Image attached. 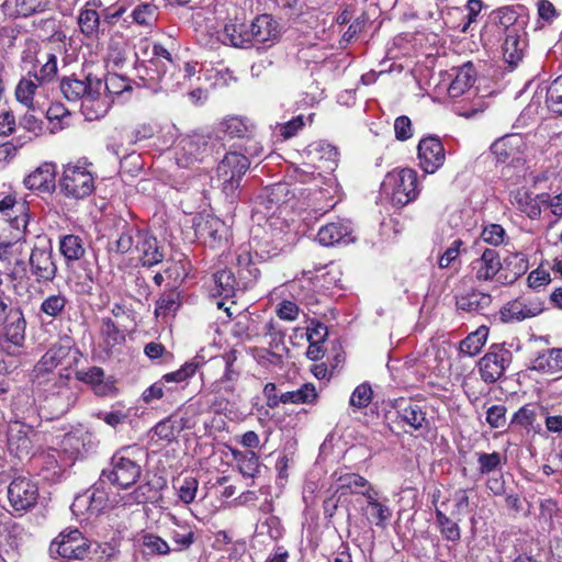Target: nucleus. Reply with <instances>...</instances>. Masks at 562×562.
Listing matches in <instances>:
<instances>
[{"label": "nucleus", "mask_w": 562, "mask_h": 562, "mask_svg": "<svg viewBox=\"0 0 562 562\" xmlns=\"http://www.w3.org/2000/svg\"><path fill=\"white\" fill-rule=\"evenodd\" d=\"M293 199L294 193L290 190L288 183H274L263 189L259 194L255 213L266 220L265 227L271 231L272 236L288 227L282 214L286 211L288 203Z\"/></svg>", "instance_id": "obj_1"}, {"label": "nucleus", "mask_w": 562, "mask_h": 562, "mask_svg": "<svg viewBox=\"0 0 562 562\" xmlns=\"http://www.w3.org/2000/svg\"><path fill=\"white\" fill-rule=\"evenodd\" d=\"M132 447H123L111 458L108 468L101 472V481L110 482L121 490H127L133 486L142 474V465L132 456Z\"/></svg>", "instance_id": "obj_2"}, {"label": "nucleus", "mask_w": 562, "mask_h": 562, "mask_svg": "<svg viewBox=\"0 0 562 562\" xmlns=\"http://www.w3.org/2000/svg\"><path fill=\"white\" fill-rule=\"evenodd\" d=\"M380 190L394 206L403 207L418 195L417 173L411 168L390 171L385 175Z\"/></svg>", "instance_id": "obj_3"}, {"label": "nucleus", "mask_w": 562, "mask_h": 562, "mask_svg": "<svg viewBox=\"0 0 562 562\" xmlns=\"http://www.w3.org/2000/svg\"><path fill=\"white\" fill-rule=\"evenodd\" d=\"M249 166L248 157L236 151L227 153L218 164L216 181L231 201L236 198L240 181Z\"/></svg>", "instance_id": "obj_4"}, {"label": "nucleus", "mask_w": 562, "mask_h": 562, "mask_svg": "<svg viewBox=\"0 0 562 562\" xmlns=\"http://www.w3.org/2000/svg\"><path fill=\"white\" fill-rule=\"evenodd\" d=\"M218 139L213 135L193 134L182 138L176 153L178 166L189 168L196 162H202L213 153H220Z\"/></svg>", "instance_id": "obj_5"}, {"label": "nucleus", "mask_w": 562, "mask_h": 562, "mask_svg": "<svg viewBox=\"0 0 562 562\" xmlns=\"http://www.w3.org/2000/svg\"><path fill=\"white\" fill-rule=\"evenodd\" d=\"M236 350H231L211 359V366L223 370L222 375L211 383L209 390L213 394L234 395L236 383L240 376V369L237 366Z\"/></svg>", "instance_id": "obj_6"}, {"label": "nucleus", "mask_w": 562, "mask_h": 562, "mask_svg": "<svg viewBox=\"0 0 562 562\" xmlns=\"http://www.w3.org/2000/svg\"><path fill=\"white\" fill-rule=\"evenodd\" d=\"M58 186L65 196L79 200L93 192L94 178L86 167L67 165Z\"/></svg>", "instance_id": "obj_7"}, {"label": "nucleus", "mask_w": 562, "mask_h": 562, "mask_svg": "<svg viewBox=\"0 0 562 562\" xmlns=\"http://www.w3.org/2000/svg\"><path fill=\"white\" fill-rule=\"evenodd\" d=\"M63 95L70 102L82 101L87 104L95 101L103 88V82L99 78H93L91 75L87 76L83 80L75 77H64L59 83Z\"/></svg>", "instance_id": "obj_8"}, {"label": "nucleus", "mask_w": 562, "mask_h": 562, "mask_svg": "<svg viewBox=\"0 0 562 562\" xmlns=\"http://www.w3.org/2000/svg\"><path fill=\"white\" fill-rule=\"evenodd\" d=\"M0 327H3L5 338L15 346H21L25 339L26 321L22 310L11 306L10 299L0 294Z\"/></svg>", "instance_id": "obj_9"}, {"label": "nucleus", "mask_w": 562, "mask_h": 562, "mask_svg": "<svg viewBox=\"0 0 562 562\" xmlns=\"http://www.w3.org/2000/svg\"><path fill=\"white\" fill-rule=\"evenodd\" d=\"M27 263L31 276L40 284L50 283L57 276L58 268L49 243L46 246H34Z\"/></svg>", "instance_id": "obj_10"}, {"label": "nucleus", "mask_w": 562, "mask_h": 562, "mask_svg": "<svg viewBox=\"0 0 562 562\" xmlns=\"http://www.w3.org/2000/svg\"><path fill=\"white\" fill-rule=\"evenodd\" d=\"M512 362V352L499 345H493L479 361V372L485 383L499 380Z\"/></svg>", "instance_id": "obj_11"}, {"label": "nucleus", "mask_w": 562, "mask_h": 562, "mask_svg": "<svg viewBox=\"0 0 562 562\" xmlns=\"http://www.w3.org/2000/svg\"><path fill=\"white\" fill-rule=\"evenodd\" d=\"M8 501L16 512H26L33 508L38 499L37 485L25 476H19L8 486Z\"/></svg>", "instance_id": "obj_12"}, {"label": "nucleus", "mask_w": 562, "mask_h": 562, "mask_svg": "<svg viewBox=\"0 0 562 562\" xmlns=\"http://www.w3.org/2000/svg\"><path fill=\"white\" fill-rule=\"evenodd\" d=\"M16 225L10 234L0 235V262L11 266L13 261L23 257V245L25 241V220L23 216L15 218Z\"/></svg>", "instance_id": "obj_13"}, {"label": "nucleus", "mask_w": 562, "mask_h": 562, "mask_svg": "<svg viewBox=\"0 0 562 562\" xmlns=\"http://www.w3.org/2000/svg\"><path fill=\"white\" fill-rule=\"evenodd\" d=\"M53 544L57 546L58 554L68 560H82L88 555L90 549V542L78 529L61 532Z\"/></svg>", "instance_id": "obj_14"}, {"label": "nucleus", "mask_w": 562, "mask_h": 562, "mask_svg": "<svg viewBox=\"0 0 562 562\" xmlns=\"http://www.w3.org/2000/svg\"><path fill=\"white\" fill-rule=\"evenodd\" d=\"M417 151L419 166L426 173H434L445 162V148L437 137L423 138L418 144Z\"/></svg>", "instance_id": "obj_15"}, {"label": "nucleus", "mask_w": 562, "mask_h": 562, "mask_svg": "<svg viewBox=\"0 0 562 562\" xmlns=\"http://www.w3.org/2000/svg\"><path fill=\"white\" fill-rule=\"evenodd\" d=\"M249 26L251 46L263 45L270 47L280 37L279 24L270 14L258 15Z\"/></svg>", "instance_id": "obj_16"}, {"label": "nucleus", "mask_w": 562, "mask_h": 562, "mask_svg": "<svg viewBox=\"0 0 562 562\" xmlns=\"http://www.w3.org/2000/svg\"><path fill=\"white\" fill-rule=\"evenodd\" d=\"M195 234L210 248H218L227 241L228 227L216 216H206L195 225Z\"/></svg>", "instance_id": "obj_17"}, {"label": "nucleus", "mask_w": 562, "mask_h": 562, "mask_svg": "<svg viewBox=\"0 0 562 562\" xmlns=\"http://www.w3.org/2000/svg\"><path fill=\"white\" fill-rule=\"evenodd\" d=\"M542 311L543 307L540 301L520 297L508 302L501 310V318L505 323L520 322L535 317Z\"/></svg>", "instance_id": "obj_18"}, {"label": "nucleus", "mask_w": 562, "mask_h": 562, "mask_svg": "<svg viewBox=\"0 0 562 562\" xmlns=\"http://www.w3.org/2000/svg\"><path fill=\"white\" fill-rule=\"evenodd\" d=\"M19 216L24 217L26 227L29 214L24 201H18L12 195H7L0 200V235L10 234V231L16 226L14 222Z\"/></svg>", "instance_id": "obj_19"}, {"label": "nucleus", "mask_w": 562, "mask_h": 562, "mask_svg": "<svg viewBox=\"0 0 562 562\" xmlns=\"http://www.w3.org/2000/svg\"><path fill=\"white\" fill-rule=\"evenodd\" d=\"M71 341L69 338H65L54 345L43 355L41 360L34 367L35 378H40L48 372H52L55 368L63 363V361L69 356L71 351Z\"/></svg>", "instance_id": "obj_20"}, {"label": "nucleus", "mask_w": 562, "mask_h": 562, "mask_svg": "<svg viewBox=\"0 0 562 562\" xmlns=\"http://www.w3.org/2000/svg\"><path fill=\"white\" fill-rule=\"evenodd\" d=\"M501 268L499 255L491 248H486L477 259L471 262V270L477 281L497 279Z\"/></svg>", "instance_id": "obj_21"}, {"label": "nucleus", "mask_w": 562, "mask_h": 562, "mask_svg": "<svg viewBox=\"0 0 562 562\" xmlns=\"http://www.w3.org/2000/svg\"><path fill=\"white\" fill-rule=\"evenodd\" d=\"M501 269L497 277V282L503 285H509L516 282L524 276L529 266L525 255L520 252L509 254L501 261Z\"/></svg>", "instance_id": "obj_22"}, {"label": "nucleus", "mask_w": 562, "mask_h": 562, "mask_svg": "<svg viewBox=\"0 0 562 562\" xmlns=\"http://www.w3.org/2000/svg\"><path fill=\"white\" fill-rule=\"evenodd\" d=\"M525 146L521 135L509 134L495 140L491 146V151L497 162L505 164L519 159L521 148Z\"/></svg>", "instance_id": "obj_23"}, {"label": "nucleus", "mask_w": 562, "mask_h": 562, "mask_svg": "<svg viewBox=\"0 0 562 562\" xmlns=\"http://www.w3.org/2000/svg\"><path fill=\"white\" fill-rule=\"evenodd\" d=\"M31 431L30 426L20 422L11 423L8 427V448L19 459L27 457L31 452L32 441L29 437Z\"/></svg>", "instance_id": "obj_24"}, {"label": "nucleus", "mask_w": 562, "mask_h": 562, "mask_svg": "<svg viewBox=\"0 0 562 562\" xmlns=\"http://www.w3.org/2000/svg\"><path fill=\"white\" fill-rule=\"evenodd\" d=\"M55 169L54 164H42L24 179L25 187L30 190L52 192L55 189Z\"/></svg>", "instance_id": "obj_25"}, {"label": "nucleus", "mask_w": 562, "mask_h": 562, "mask_svg": "<svg viewBox=\"0 0 562 562\" xmlns=\"http://www.w3.org/2000/svg\"><path fill=\"white\" fill-rule=\"evenodd\" d=\"M58 248L67 268H72L76 262L81 261L87 252L85 240L74 234L61 236Z\"/></svg>", "instance_id": "obj_26"}, {"label": "nucleus", "mask_w": 562, "mask_h": 562, "mask_svg": "<svg viewBox=\"0 0 562 562\" xmlns=\"http://www.w3.org/2000/svg\"><path fill=\"white\" fill-rule=\"evenodd\" d=\"M138 259L143 266L153 267L164 259L158 241L155 237L142 232L139 239L135 246Z\"/></svg>", "instance_id": "obj_27"}, {"label": "nucleus", "mask_w": 562, "mask_h": 562, "mask_svg": "<svg viewBox=\"0 0 562 562\" xmlns=\"http://www.w3.org/2000/svg\"><path fill=\"white\" fill-rule=\"evenodd\" d=\"M454 78L449 85L448 94L450 98H459L469 91L475 82L476 72L471 61L463 64L461 67L452 69Z\"/></svg>", "instance_id": "obj_28"}, {"label": "nucleus", "mask_w": 562, "mask_h": 562, "mask_svg": "<svg viewBox=\"0 0 562 562\" xmlns=\"http://www.w3.org/2000/svg\"><path fill=\"white\" fill-rule=\"evenodd\" d=\"M38 61L37 57L31 52L25 53L23 57V63L31 65L29 70H32V76L44 87L45 83L50 82L57 75V58L54 54H47L46 61L37 70L36 63Z\"/></svg>", "instance_id": "obj_29"}, {"label": "nucleus", "mask_w": 562, "mask_h": 562, "mask_svg": "<svg viewBox=\"0 0 562 562\" xmlns=\"http://www.w3.org/2000/svg\"><path fill=\"white\" fill-rule=\"evenodd\" d=\"M351 234V228L348 223L344 221L328 223L322 226L317 233V240L323 246H334L340 241L348 243Z\"/></svg>", "instance_id": "obj_30"}, {"label": "nucleus", "mask_w": 562, "mask_h": 562, "mask_svg": "<svg viewBox=\"0 0 562 562\" xmlns=\"http://www.w3.org/2000/svg\"><path fill=\"white\" fill-rule=\"evenodd\" d=\"M400 417L414 429L418 430L428 426L425 407L413 401H401L396 405Z\"/></svg>", "instance_id": "obj_31"}, {"label": "nucleus", "mask_w": 562, "mask_h": 562, "mask_svg": "<svg viewBox=\"0 0 562 562\" xmlns=\"http://www.w3.org/2000/svg\"><path fill=\"white\" fill-rule=\"evenodd\" d=\"M337 492L340 495L360 494L367 497L374 488L370 482L357 473H345L337 479Z\"/></svg>", "instance_id": "obj_32"}, {"label": "nucleus", "mask_w": 562, "mask_h": 562, "mask_svg": "<svg viewBox=\"0 0 562 562\" xmlns=\"http://www.w3.org/2000/svg\"><path fill=\"white\" fill-rule=\"evenodd\" d=\"M250 26L245 23H227L222 32V42L237 48L251 47Z\"/></svg>", "instance_id": "obj_33"}, {"label": "nucleus", "mask_w": 562, "mask_h": 562, "mask_svg": "<svg viewBox=\"0 0 562 562\" xmlns=\"http://www.w3.org/2000/svg\"><path fill=\"white\" fill-rule=\"evenodd\" d=\"M378 496L379 493L375 490L368 494L366 497L368 505L363 510L370 522L378 527L385 528L392 516V512L387 505L379 502Z\"/></svg>", "instance_id": "obj_34"}, {"label": "nucleus", "mask_w": 562, "mask_h": 562, "mask_svg": "<svg viewBox=\"0 0 562 562\" xmlns=\"http://www.w3.org/2000/svg\"><path fill=\"white\" fill-rule=\"evenodd\" d=\"M247 134H248L247 124L244 122V120L234 116V117H229V119H226L223 122H221L218 125V128H217L216 133L213 135V137L218 139V142H216L218 145V148L224 149L225 145H224L223 140L225 137H228L229 139L243 138V137H246Z\"/></svg>", "instance_id": "obj_35"}, {"label": "nucleus", "mask_w": 562, "mask_h": 562, "mask_svg": "<svg viewBox=\"0 0 562 562\" xmlns=\"http://www.w3.org/2000/svg\"><path fill=\"white\" fill-rule=\"evenodd\" d=\"M492 303V296L480 291H472L456 296V306L460 311L468 313L481 312Z\"/></svg>", "instance_id": "obj_36"}, {"label": "nucleus", "mask_w": 562, "mask_h": 562, "mask_svg": "<svg viewBox=\"0 0 562 562\" xmlns=\"http://www.w3.org/2000/svg\"><path fill=\"white\" fill-rule=\"evenodd\" d=\"M318 398L313 383H304L300 389L280 394L281 404H314Z\"/></svg>", "instance_id": "obj_37"}, {"label": "nucleus", "mask_w": 562, "mask_h": 562, "mask_svg": "<svg viewBox=\"0 0 562 562\" xmlns=\"http://www.w3.org/2000/svg\"><path fill=\"white\" fill-rule=\"evenodd\" d=\"M532 369L546 373H554L562 370V349H548L539 353L532 362Z\"/></svg>", "instance_id": "obj_38"}, {"label": "nucleus", "mask_w": 562, "mask_h": 562, "mask_svg": "<svg viewBox=\"0 0 562 562\" xmlns=\"http://www.w3.org/2000/svg\"><path fill=\"white\" fill-rule=\"evenodd\" d=\"M100 335L108 352L114 347L125 342L124 331L121 330L110 317H103L101 319Z\"/></svg>", "instance_id": "obj_39"}, {"label": "nucleus", "mask_w": 562, "mask_h": 562, "mask_svg": "<svg viewBox=\"0 0 562 562\" xmlns=\"http://www.w3.org/2000/svg\"><path fill=\"white\" fill-rule=\"evenodd\" d=\"M140 234L142 231H139L137 227L125 223L117 239L111 244L110 250L117 254H126L128 251L135 250V246L139 239Z\"/></svg>", "instance_id": "obj_40"}, {"label": "nucleus", "mask_w": 562, "mask_h": 562, "mask_svg": "<svg viewBox=\"0 0 562 562\" xmlns=\"http://www.w3.org/2000/svg\"><path fill=\"white\" fill-rule=\"evenodd\" d=\"M190 422L184 416H181L179 420L175 418V416L169 417L165 420L159 422L154 427V432L160 439L171 441L175 439L176 434H179L184 428H190Z\"/></svg>", "instance_id": "obj_41"}, {"label": "nucleus", "mask_w": 562, "mask_h": 562, "mask_svg": "<svg viewBox=\"0 0 562 562\" xmlns=\"http://www.w3.org/2000/svg\"><path fill=\"white\" fill-rule=\"evenodd\" d=\"M42 87L38 80L32 76V70H27V75L19 81L15 88L16 100L29 109L32 108L34 95Z\"/></svg>", "instance_id": "obj_42"}, {"label": "nucleus", "mask_w": 562, "mask_h": 562, "mask_svg": "<svg viewBox=\"0 0 562 562\" xmlns=\"http://www.w3.org/2000/svg\"><path fill=\"white\" fill-rule=\"evenodd\" d=\"M236 261L239 267V277L245 280V285L247 286L255 282L260 272L252 262V256L248 247L243 246L238 249Z\"/></svg>", "instance_id": "obj_43"}, {"label": "nucleus", "mask_w": 562, "mask_h": 562, "mask_svg": "<svg viewBox=\"0 0 562 562\" xmlns=\"http://www.w3.org/2000/svg\"><path fill=\"white\" fill-rule=\"evenodd\" d=\"M202 364V358L194 357L189 361L184 362L180 369L166 373L161 376V382L165 383H183L188 382L190 378H192L196 371L200 369Z\"/></svg>", "instance_id": "obj_44"}, {"label": "nucleus", "mask_w": 562, "mask_h": 562, "mask_svg": "<svg viewBox=\"0 0 562 562\" xmlns=\"http://www.w3.org/2000/svg\"><path fill=\"white\" fill-rule=\"evenodd\" d=\"M78 25L88 38H97L100 31V15L94 9L85 8L78 16Z\"/></svg>", "instance_id": "obj_45"}, {"label": "nucleus", "mask_w": 562, "mask_h": 562, "mask_svg": "<svg viewBox=\"0 0 562 562\" xmlns=\"http://www.w3.org/2000/svg\"><path fill=\"white\" fill-rule=\"evenodd\" d=\"M487 334L488 330L486 327H480L475 331L469 334L460 342V352L470 357L477 355L486 342Z\"/></svg>", "instance_id": "obj_46"}, {"label": "nucleus", "mask_w": 562, "mask_h": 562, "mask_svg": "<svg viewBox=\"0 0 562 562\" xmlns=\"http://www.w3.org/2000/svg\"><path fill=\"white\" fill-rule=\"evenodd\" d=\"M67 303L68 299L63 293L58 292L49 294L42 301L40 305V313L56 319L63 315Z\"/></svg>", "instance_id": "obj_47"}, {"label": "nucleus", "mask_w": 562, "mask_h": 562, "mask_svg": "<svg viewBox=\"0 0 562 562\" xmlns=\"http://www.w3.org/2000/svg\"><path fill=\"white\" fill-rule=\"evenodd\" d=\"M180 306V293L175 289L166 291L156 301L155 315L156 317H165L169 314H175Z\"/></svg>", "instance_id": "obj_48"}, {"label": "nucleus", "mask_w": 562, "mask_h": 562, "mask_svg": "<svg viewBox=\"0 0 562 562\" xmlns=\"http://www.w3.org/2000/svg\"><path fill=\"white\" fill-rule=\"evenodd\" d=\"M436 524L443 539L451 542H458L461 539V529L458 522L453 521L443 512L436 508Z\"/></svg>", "instance_id": "obj_49"}, {"label": "nucleus", "mask_w": 562, "mask_h": 562, "mask_svg": "<svg viewBox=\"0 0 562 562\" xmlns=\"http://www.w3.org/2000/svg\"><path fill=\"white\" fill-rule=\"evenodd\" d=\"M215 293L224 299L234 296L236 289V279L231 270L223 269L213 276Z\"/></svg>", "instance_id": "obj_50"}, {"label": "nucleus", "mask_w": 562, "mask_h": 562, "mask_svg": "<svg viewBox=\"0 0 562 562\" xmlns=\"http://www.w3.org/2000/svg\"><path fill=\"white\" fill-rule=\"evenodd\" d=\"M504 58L510 66H516L522 58V43L514 31L507 30L503 45Z\"/></svg>", "instance_id": "obj_51"}, {"label": "nucleus", "mask_w": 562, "mask_h": 562, "mask_svg": "<svg viewBox=\"0 0 562 562\" xmlns=\"http://www.w3.org/2000/svg\"><path fill=\"white\" fill-rule=\"evenodd\" d=\"M139 543L143 548V552L148 555H166L171 551L168 542L154 533L142 535Z\"/></svg>", "instance_id": "obj_52"}, {"label": "nucleus", "mask_w": 562, "mask_h": 562, "mask_svg": "<svg viewBox=\"0 0 562 562\" xmlns=\"http://www.w3.org/2000/svg\"><path fill=\"white\" fill-rule=\"evenodd\" d=\"M104 483L100 477L91 488L87 490L91 502V516L99 515L108 506L109 493L104 488Z\"/></svg>", "instance_id": "obj_53"}, {"label": "nucleus", "mask_w": 562, "mask_h": 562, "mask_svg": "<svg viewBox=\"0 0 562 562\" xmlns=\"http://www.w3.org/2000/svg\"><path fill=\"white\" fill-rule=\"evenodd\" d=\"M170 538L177 546L175 551L189 549L195 540L193 529L187 525H177V528L170 531Z\"/></svg>", "instance_id": "obj_54"}, {"label": "nucleus", "mask_w": 562, "mask_h": 562, "mask_svg": "<svg viewBox=\"0 0 562 562\" xmlns=\"http://www.w3.org/2000/svg\"><path fill=\"white\" fill-rule=\"evenodd\" d=\"M546 103L551 112L562 114V76L553 80L548 87Z\"/></svg>", "instance_id": "obj_55"}, {"label": "nucleus", "mask_w": 562, "mask_h": 562, "mask_svg": "<svg viewBox=\"0 0 562 562\" xmlns=\"http://www.w3.org/2000/svg\"><path fill=\"white\" fill-rule=\"evenodd\" d=\"M75 402L76 395L68 387H61L57 395L47 398V403L56 407V416L67 413Z\"/></svg>", "instance_id": "obj_56"}, {"label": "nucleus", "mask_w": 562, "mask_h": 562, "mask_svg": "<svg viewBox=\"0 0 562 562\" xmlns=\"http://www.w3.org/2000/svg\"><path fill=\"white\" fill-rule=\"evenodd\" d=\"M314 155L316 159L324 161L325 169L327 170H334L337 166L339 153L338 149L330 144L319 143L315 145Z\"/></svg>", "instance_id": "obj_57"}, {"label": "nucleus", "mask_w": 562, "mask_h": 562, "mask_svg": "<svg viewBox=\"0 0 562 562\" xmlns=\"http://www.w3.org/2000/svg\"><path fill=\"white\" fill-rule=\"evenodd\" d=\"M236 460L239 472L243 476L254 479L259 472L260 462L255 452L248 451L240 453L239 457H236Z\"/></svg>", "instance_id": "obj_58"}, {"label": "nucleus", "mask_w": 562, "mask_h": 562, "mask_svg": "<svg viewBox=\"0 0 562 562\" xmlns=\"http://www.w3.org/2000/svg\"><path fill=\"white\" fill-rule=\"evenodd\" d=\"M178 491L179 498L184 504H191L196 496L199 481L193 476H186L182 480H178V485H175Z\"/></svg>", "instance_id": "obj_59"}, {"label": "nucleus", "mask_w": 562, "mask_h": 562, "mask_svg": "<svg viewBox=\"0 0 562 562\" xmlns=\"http://www.w3.org/2000/svg\"><path fill=\"white\" fill-rule=\"evenodd\" d=\"M157 8L149 3L137 5L132 16L135 23L143 26H151L157 21Z\"/></svg>", "instance_id": "obj_60"}, {"label": "nucleus", "mask_w": 562, "mask_h": 562, "mask_svg": "<svg viewBox=\"0 0 562 562\" xmlns=\"http://www.w3.org/2000/svg\"><path fill=\"white\" fill-rule=\"evenodd\" d=\"M479 472L481 474H488L494 472L502 464V456L498 452L485 453L477 452Z\"/></svg>", "instance_id": "obj_61"}, {"label": "nucleus", "mask_w": 562, "mask_h": 562, "mask_svg": "<svg viewBox=\"0 0 562 562\" xmlns=\"http://www.w3.org/2000/svg\"><path fill=\"white\" fill-rule=\"evenodd\" d=\"M104 88L111 94H122L132 89L131 80L117 74H109L105 77Z\"/></svg>", "instance_id": "obj_62"}, {"label": "nucleus", "mask_w": 562, "mask_h": 562, "mask_svg": "<svg viewBox=\"0 0 562 562\" xmlns=\"http://www.w3.org/2000/svg\"><path fill=\"white\" fill-rule=\"evenodd\" d=\"M369 14L367 12H361L349 25L347 31L342 35V41L350 43L358 38V36L362 33L366 26L369 23Z\"/></svg>", "instance_id": "obj_63"}, {"label": "nucleus", "mask_w": 562, "mask_h": 562, "mask_svg": "<svg viewBox=\"0 0 562 562\" xmlns=\"http://www.w3.org/2000/svg\"><path fill=\"white\" fill-rule=\"evenodd\" d=\"M372 398L371 386L367 383L358 385L350 396V405L357 408L367 407Z\"/></svg>", "instance_id": "obj_64"}]
</instances>
